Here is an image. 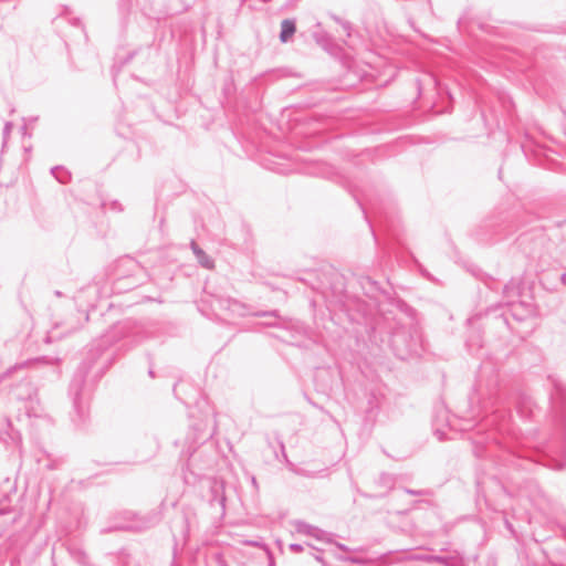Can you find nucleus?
<instances>
[{"label": "nucleus", "mask_w": 566, "mask_h": 566, "mask_svg": "<svg viewBox=\"0 0 566 566\" xmlns=\"http://www.w3.org/2000/svg\"><path fill=\"white\" fill-rule=\"evenodd\" d=\"M205 265H206L207 268H212V263H209V262L205 263Z\"/></svg>", "instance_id": "f03ea898"}, {"label": "nucleus", "mask_w": 566, "mask_h": 566, "mask_svg": "<svg viewBox=\"0 0 566 566\" xmlns=\"http://www.w3.org/2000/svg\"><path fill=\"white\" fill-rule=\"evenodd\" d=\"M296 27L292 20H283L281 23V33L280 40L285 43L287 42L295 33Z\"/></svg>", "instance_id": "f257e3e1"}]
</instances>
